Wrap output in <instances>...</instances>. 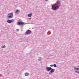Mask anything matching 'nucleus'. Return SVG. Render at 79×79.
I'll return each instance as SVG.
<instances>
[{
  "mask_svg": "<svg viewBox=\"0 0 79 79\" xmlns=\"http://www.w3.org/2000/svg\"><path fill=\"white\" fill-rule=\"evenodd\" d=\"M60 2H61V0H58L57 1V4H55L52 5V10H54V11L58 10V9L60 8V6L61 5V3H60Z\"/></svg>",
  "mask_w": 79,
  "mask_h": 79,
  "instance_id": "1",
  "label": "nucleus"
},
{
  "mask_svg": "<svg viewBox=\"0 0 79 79\" xmlns=\"http://www.w3.org/2000/svg\"><path fill=\"white\" fill-rule=\"evenodd\" d=\"M27 24V23L23 22L21 21H19L17 23L18 25H19V26H21V25H25L26 24Z\"/></svg>",
  "mask_w": 79,
  "mask_h": 79,
  "instance_id": "2",
  "label": "nucleus"
},
{
  "mask_svg": "<svg viewBox=\"0 0 79 79\" xmlns=\"http://www.w3.org/2000/svg\"><path fill=\"white\" fill-rule=\"evenodd\" d=\"M7 16L8 19L13 18V13H9Z\"/></svg>",
  "mask_w": 79,
  "mask_h": 79,
  "instance_id": "3",
  "label": "nucleus"
},
{
  "mask_svg": "<svg viewBox=\"0 0 79 79\" xmlns=\"http://www.w3.org/2000/svg\"><path fill=\"white\" fill-rule=\"evenodd\" d=\"M26 35H30L31 34V31L30 30H27L25 33Z\"/></svg>",
  "mask_w": 79,
  "mask_h": 79,
  "instance_id": "4",
  "label": "nucleus"
},
{
  "mask_svg": "<svg viewBox=\"0 0 79 79\" xmlns=\"http://www.w3.org/2000/svg\"><path fill=\"white\" fill-rule=\"evenodd\" d=\"M74 69L75 71V73H78V74H79V68H76V67H74Z\"/></svg>",
  "mask_w": 79,
  "mask_h": 79,
  "instance_id": "5",
  "label": "nucleus"
},
{
  "mask_svg": "<svg viewBox=\"0 0 79 79\" xmlns=\"http://www.w3.org/2000/svg\"><path fill=\"white\" fill-rule=\"evenodd\" d=\"M50 71L49 72V74H52V73H53L54 71H55V69H52L51 68V70H50Z\"/></svg>",
  "mask_w": 79,
  "mask_h": 79,
  "instance_id": "6",
  "label": "nucleus"
},
{
  "mask_svg": "<svg viewBox=\"0 0 79 79\" xmlns=\"http://www.w3.org/2000/svg\"><path fill=\"white\" fill-rule=\"evenodd\" d=\"M14 22V19H12V20L8 19L7 20V23L9 24H10L11 23H13Z\"/></svg>",
  "mask_w": 79,
  "mask_h": 79,
  "instance_id": "7",
  "label": "nucleus"
},
{
  "mask_svg": "<svg viewBox=\"0 0 79 79\" xmlns=\"http://www.w3.org/2000/svg\"><path fill=\"white\" fill-rule=\"evenodd\" d=\"M51 68L50 67H47L46 68V70L47 71H49L51 70Z\"/></svg>",
  "mask_w": 79,
  "mask_h": 79,
  "instance_id": "8",
  "label": "nucleus"
},
{
  "mask_svg": "<svg viewBox=\"0 0 79 79\" xmlns=\"http://www.w3.org/2000/svg\"><path fill=\"white\" fill-rule=\"evenodd\" d=\"M19 11H20V10H16L15 13H16V14H19Z\"/></svg>",
  "mask_w": 79,
  "mask_h": 79,
  "instance_id": "9",
  "label": "nucleus"
},
{
  "mask_svg": "<svg viewBox=\"0 0 79 79\" xmlns=\"http://www.w3.org/2000/svg\"><path fill=\"white\" fill-rule=\"evenodd\" d=\"M29 73H25V75L26 76H29Z\"/></svg>",
  "mask_w": 79,
  "mask_h": 79,
  "instance_id": "10",
  "label": "nucleus"
},
{
  "mask_svg": "<svg viewBox=\"0 0 79 79\" xmlns=\"http://www.w3.org/2000/svg\"><path fill=\"white\" fill-rule=\"evenodd\" d=\"M28 17H31L32 16V14L30 13L28 15Z\"/></svg>",
  "mask_w": 79,
  "mask_h": 79,
  "instance_id": "11",
  "label": "nucleus"
},
{
  "mask_svg": "<svg viewBox=\"0 0 79 79\" xmlns=\"http://www.w3.org/2000/svg\"><path fill=\"white\" fill-rule=\"evenodd\" d=\"M39 61H40L42 60V58L41 57H39V59H38Z\"/></svg>",
  "mask_w": 79,
  "mask_h": 79,
  "instance_id": "12",
  "label": "nucleus"
},
{
  "mask_svg": "<svg viewBox=\"0 0 79 79\" xmlns=\"http://www.w3.org/2000/svg\"><path fill=\"white\" fill-rule=\"evenodd\" d=\"M53 66L54 67H56V64H54L53 65Z\"/></svg>",
  "mask_w": 79,
  "mask_h": 79,
  "instance_id": "13",
  "label": "nucleus"
},
{
  "mask_svg": "<svg viewBox=\"0 0 79 79\" xmlns=\"http://www.w3.org/2000/svg\"><path fill=\"white\" fill-rule=\"evenodd\" d=\"M5 47H6V46H5V45H3V46L2 47V48H5Z\"/></svg>",
  "mask_w": 79,
  "mask_h": 79,
  "instance_id": "14",
  "label": "nucleus"
},
{
  "mask_svg": "<svg viewBox=\"0 0 79 79\" xmlns=\"http://www.w3.org/2000/svg\"><path fill=\"white\" fill-rule=\"evenodd\" d=\"M50 66H51V67H53V65L51 64L50 65Z\"/></svg>",
  "mask_w": 79,
  "mask_h": 79,
  "instance_id": "15",
  "label": "nucleus"
},
{
  "mask_svg": "<svg viewBox=\"0 0 79 79\" xmlns=\"http://www.w3.org/2000/svg\"><path fill=\"white\" fill-rule=\"evenodd\" d=\"M16 30L17 31H19V29H17Z\"/></svg>",
  "mask_w": 79,
  "mask_h": 79,
  "instance_id": "16",
  "label": "nucleus"
},
{
  "mask_svg": "<svg viewBox=\"0 0 79 79\" xmlns=\"http://www.w3.org/2000/svg\"><path fill=\"white\" fill-rule=\"evenodd\" d=\"M45 1H46V2H48V0H45Z\"/></svg>",
  "mask_w": 79,
  "mask_h": 79,
  "instance_id": "17",
  "label": "nucleus"
},
{
  "mask_svg": "<svg viewBox=\"0 0 79 79\" xmlns=\"http://www.w3.org/2000/svg\"><path fill=\"white\" fill-rule=\"evenodd\" d=\"M31 19V18H30V19Z\"/></svg>",
  "mask_w": 79,
  "mask_h": 79,
  "instance_id": "18",
  "label": "nucleus"
}]
</instances>
